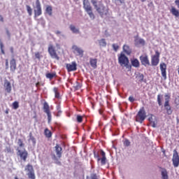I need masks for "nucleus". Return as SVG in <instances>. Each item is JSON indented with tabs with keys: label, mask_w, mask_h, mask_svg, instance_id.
I'll return each mask as SVG.
<instances>
[{
	"label": "nucleus",
	"mask_w": 179,
	"mask_h": 179,
	"mask_svg": "<svg viewBox=\"0 0 179 179\" xmlns=\"http://www.w3.org/2000/svg\"><path fill=\"white\" fill-rule=\"evenodd\" d=\"M91 3H92L94 8L96 9V12L103 17L104 15H107L108 10L106 9V6L103 3H99L97 5L96 0H91Z\"/></svg>",
	"instance_id": "f257e3e1"
},
{
	"label": "nucleus",
	"mask_w": 179,
	"mask_h": 179,
	"mask_svg": "<svg viewBox=\"0 0 179 179\" xmlns=\"http://www.w3.org/2000/svg\"><path fill=\"white\" fill-rule=\"evenodd\" d=\"M100 155L101 157H100ZM100 155L99 154V152H94V159H96L97 163L101 162V166H105V164H106L107 163V157H106V152H104V150H101Z\"/></svg>",
	"instance_id": "f03ea898"
},
{
	"label": "nucleus",
	"mask_w": 179,
	"mask_h": 179,
	"mask_svg": "<svg viewBox=\"0 0 179 179\" xmlns=\"http://www.w3.org/2000/svg\"><path fill=\"white\" fill-rule=\"evenodd\" d=\"M34 19L43 15V10L41 8V3L40 0H36L35 3H33Z\"/></svg>",
	"instance_id": "7ed1b4c3"
},
{
	"label": "nucleus",
	"mask_w": 179,
	"mask_h": 179,
	"mask_svg": "<svg viewBox=\"0 0 179 179\" xmlns=\"http://www.w3.org/2000/svg\"><path fill=\"white\" fill-rule=\"evenodd\" d=\"M118 63L120 66H125V68L131 69V65H129V59H128L124 53H120L118 56Z\"/></svg>",
	"instance_id": "20e7f679"
},
{
	"label": "nucleus",
	"mask_w": 179,
	"mask_h": 179,
	"mask_svg": "<svg viewBox=\"0 0 179 179\" xmlns=\"http://www.w3.org/2000/svg\"><path fill=\"white\" fill-rule=\"evenodd\" d=\"M83 8L85 12H87V15H89L91 19H94L95 16L93 13V8L90 5V2H89V0H83Z\"/></svg>",
	"instance_id": "39448f33"
},
{
	"label": "nucleus",
	"mask_w": 179,
	"mask_h": 179,
	"mask_svg": "<svg viewBox=\"0 0 179 179\" xmlns=\"http://www.w3.org/2000/svg\"><path fill=\"white\" fill-rule=\"evenodd\" d=\"M164 96H165V103H164V107L166 111V114H168V115H171V114H173V110H171V106H170L171 96L169 94H166Z\"/></svg>",
	"instance_id": "423d86ee"
},
{
	"label": "nucleus",
	"mask_w": 179,
	"mask_h": 179,
	"mask_svg": "<svg viewBox=\"0 0 179 179\" xmlns=\"http://www.w3.org/2000/svg\"><path fill=\"white\" fill-rule=\"evenodd\" d=\"M48 52L51 58L57 59V61H59V56H58V53H57V50H55V46H54V45L50 44L48 45Z\"/></svg>",
	"instance_id": "0eeeda50"
},
{
	"label": "nucleus",
	"mask_w": 179,
	"mask_h": 179,
	"mask_svg": "<svg viewBox=\"0 0 179 179\" xmlns=\"http://www.w3.org/2000/svg\"><path fill=\"white\" fill-rule=\"evenodd\" d=\"M145 120H146V111H145V109L143 108L139 110L136 115V122H140V124H142Z\"/></svg>",
	"instance_id": "6e6552de"
},
{
	"label": "nucleus",
	"mask_w": 179,
	"mask_h": 179,
	"mask_svg": "<svg viewBox=\"0 0 179 179\" xmlns=\"http://www.w3.org/2000/svg\"><path fill=\"white\" fill-rule=\"evenodd\" d=\"M160 62V52L159 50L155 51V54L151 57L152 66H157Z\"/></svg>",
	"instance_id": "1a4fd4ad"
},
{
	"label": "nucleus",
	"mask_w": 179,
	"mask_h": 179,
	"mask_svg": "<svg viewBox=\"0 0 179 179\" xmlns=\"http://www.w3.org/2000/svg\"><path fill=\"white\" fill-rule=\"evenodd\" d=\"M25 171H27L28 178L29 179H36V174L34 173V169H33V165L28 164L25 166Z\"/></svg>",
	"instance_id": "9d476101"
},
{
	"label": "nucleus",
	"mask_w": 179,
	"mask_h": 179,
	"mask_svg": "<svg viewBox=\"0 0 179 179\" xmlns=\"http://www.w3.org/2000/svg\"><path fill=\"white\" fill-rule=\"evenodd\" d=\"M172 163L173 166L175 168L178 167L179 166V155H178V152L177 150H173V154L172 157Z\"/></svg>",
	"instance_id": "9b49d317"
},
{
	"label": "nucleus",
	"mask_w": 179,
	"mask_h": 179,
	"mask_svg": "<svg viewBox=\"0 0 179 179\" xmlns=\"http://www.w3.org/2000/svg\"><path fill=\"white\" fill-rule=\"evenodd\" d=\"M43 111L48 115V122H51V120H52V117L51 115V111L50 110V105H48V103L47 102H44L43 103Z\"/></svg>",
	"instance_id": "f8f14e48"
},
{
	"label": "nucleus",
	"mask_w": 179,
	"mask_h": 179,
	"mask_svg": "<svg viewBox=\"0 0 179 179\" xmlns=\"http://www.w3.org/2000/svg\"><path fill=\"white\" fill-rule=\"evenodd\" d=\"M17 155L20 157L21 160H23V162H26V160L27 159V156H29V152H27V150H17Z\"/></svg>",
	"instance_id": "ddd939ff"
},
{
	"label": "nucleus",
	"mask_w": 179,
	"mask_h": 179,
	"mask_svg": "<svg viewBox=\"0 0 179 179\" xmlns=\"http://www.w3.org/2000/svg\"><path fill=\"white\" fill-rule=\"evenodd\" d=\"M140 61L143 66H150V62L149 61V57L147 55L140 56Z\"/></svg>",
	"instance_id": "4468645a"
},
{
	"label": "nucleus",
	"mask_w": 179,
	"mask_h": 179,
	"mask_svg": "<svg viewBox=\"0 0 179 179\" xmlns=\"http://www.w3.org/2000/svg\"><path fill=\"white\" fill-rule=\"evenodd\" d=\"M159 67L161 70L162 76L164 79V80H166V79H167V65L166 64V63H161Z\"/></svg>",
	"instance_id": "2eb2a0df"
},
{
	"label": "nucleus",
	"mask_w": 179,
	"mask_h": 179,
	"mask_svg": "<svg viewBox=\"0 0 179 179\" xmlns=\"http://www.w3.org/2000/svg\"><path fill=\"white\" fill-rule=\"evenodd\" d=\"M72 50H73V54H76L77 55L81 57H83V53L85 52V51L83 50L82 48L78 47V45H73Z\"/></svg>",
	"instance_id": "dca6fc26"
},
{
	"label": "nucleus",
	"mask_w": 179,
	"mask_h": 179,
	"mask_svg": "<svg viewBox=\"0 0 179 179\" xmlns=\"http://www.w3.org/2000/svg\"><path fill=\"white\" fill-rule=\"evenodd\" d=\"M76 66H77V64L76 62H72L71 64H67L66 65L68 72H73L76 71V69H78Z\"/></svg>",
	"instance_id": "f3484780"
},
{
	"label": "nucleus",
	"mask_w": 179,
	"mask_h": 179,
	"mask_svg": "<svg viewBox=\"0 0 179 179\" xmlns=\"http://www.w3.org/2000/svg\"><path fill=\"white\" fill-rule=\"evenodd\" d=\"M123 52L126 54L127 55H131L132 54V49H131V47H129V45L124 44L122 47Z\"/></svg>",
	"instance_id": "a211bd4d"
},
{
	"label": "nucleus",
	"mask_w": 179,
	"mask_h": 179,
	"mask_svg": "<svg viewBox=\"0 0 179 179\" xmlns=\"http://www.w3.org/2000/svg\"><path fill=\"white\" fill-rule=\"evenodd\" d=\"M55 152L57 157L61 159L62 157V147L59 146V145L57 144L55 147Z\"/></svg>",
	"instance_id": "6ab92c4d"
},
{
	"label": "nucleus",
	"mask_w": 179,
	"mask_h": 179,
	"mask_svg": "<svg viewBox=\"0 0 179 179\" xmlns=\"http://www.w3.org/2000/svg\"><path fill=\"white\" fill-rule=\"evenodd\" d=\"M10 71L13 73L16 71V59L14 58L10 61Z\"/></svg>",
	"instance_id": "aec40b11"
},
{
	"label": "nucleus",
	"mask_w": 179,
	"mask_h": 179,
	"mask_svg": "<svg viewBox=\"0 0 179 179\" xmlns=\"http://www.w3.org/2000/svg\"><path fill=\"white\" fill-rule=\"evenodd\" d=\"M4 87L7 93H10V92H12V85H10V83L9 81H6L4 83Z\"/></svg>",
	"instance_id": "412c9836"
},
{
	"label": "nucleus",
	"mask_w": 179,
	"mask_h": 179,
	"mask_svg": "<svg viewBox=\"0 0 179 179\" xmlns=\"http://www.w3.org/2000/svg\"><path fill=\"white\" fill-rule=\"evenodd\" d=\"M131 64L134 68H139L141 65V63L139 62V60H138V59H131Z\"/></svg>",
	"instance_id": "4be33fe9"
},
{
	"label": "nucleus",
	"mask_w": 179,
	"mask_h": 179,
	"mask_svg": "<svg viewBox=\"0 0 179 179\" xmlns=\"http://www.w3.org/2000/svg\"><path fill=\"white\" fill-rule=\"evenodd\" d=\"M156 116L153 115H150V117H148V121L150 122V124H152L153 128L156 127Z\"/></svg>",
	"instance_id": "5701e85b"
},
{
	"label": "nucleus",
	"mask_w": 179,
	"mask_h": 179,
	"mask_svg": "<svg viewBox=\"0 0 179 179\" xmlns=\"http://www.w3.org/2000/svg\"><path fill=\"white\" fill-rule=\"evenodd\" d=\"M45 76L47 79H50V80H52L54 78H57V73L53 72V73H47L45 74Z\"/></svg>",
	"instance_id": "b1692460"
},
{
	"label": "nucleus",
	"mask_w": 179,
	"mask_h": 179,
	"mask_svg": "<svg viewBox=\"0 0 179 179\" xmlns=\"http://www.w3.org/2000/svg\"><path fill=\"white\" fill-rule=\"evenodd\" d=\"M171 13L176 17H179V11L175 7H171Z\"/></svg>",
	"instance_id": "393cba45"
},
{
	"label": "nucleus",
	"mask_w": 179,
	"mask_h": 179,
	"mask_svg": "<svg viewBox=\"0 0 179 179\" xmlns=\"http://www.w3.org/2000/svg\"><path fill=\"white\" fill-rule=\"evenodd\" d=\"M90 63L92 68H97V59H90Z\"/></svg>",
	"instance_id": "a878e982"
},
{
	"label": "nucleus",
	"mask_w": 179,
	"mask_h": 179,
	"mask_svg": "<svg viewBox=\"0 0 179 179\" xmlns=\"http://www.w3.org/2000/svg\"><path fill=\"white\" fill-rule=\"evenodd\" d=\"M44 135L46 138H51L52 136V132L48 129V128L45 129Z\"/></svg>",
	"instance_id": "bb28decb"
},
{
	"label": "nucleus",
	"mask_w": 179,
	"mask_h": 179,
	"mask_svg": "<svg viewBox=\"0 0 179 179\" xmlns=\"http://www.w3.org/2000/svg\"><path fill=\"white\" fill-rule=\"evenodd\" d=\"M162 179H169V174L167 173V170H166V169H164L162 172Z\"/></svg>",
	"instance_id": "cd10ccee"
},
{
	"label": "nucleus",
	"mask_w": 179,
	"mask_h": 179,
	"mask_svg": "<svg viewBox=\"0 0 179 179\" xmlns=\"http://www.w3.org/2000/svg\"><path fill=\"white\" fill-rule=\"evenodd\" d=\"M45 12L49 15V16H52V6H47Z\"/></svg>",
	"instance_id": "c85d7f7f"
},
{
	"label": "nucleus",
	"mask_w": 179,
	"mask_h": 179,
	"mask_svg": "<svg viewBox=\"0 0 179 179\" xmlns=\"http://www.w3.org/2000/svg\"><path fill=\"white\" fill-rule=\"evenodd\" d=\"M70 30H71L72 33H74L75 34H79V29H76V27L74 25H70Z\"/></svg>",
	"instance_id": "c756f323"
},
{
	"label": "nucleus",
	"mask_w": 179,
	"mask_h": 179,
	"mask_svg": "<svg viewBox=\"0 0 179 179\" xmlns=\"http://www.w3.org/2000/svg\"><path fill=\"white\" fill-rule=\"evenodd\" d=\"M53 92L55 93V99H59L61 96H59V91H58V87H54Z\"/></svg>",
	"instance_id": "7c9ffc66"
},
{
	"label": "nucleus",
	"mask_w": 179,
	"mask_h": 179,
	"mask_svg": "<svg viewBox=\"0 0 179 179\" xmlns=\"http://www.w3.org/2000/svg\"><path fill=\"white\" fill-rule=\"evenodd\" d=\"M145 76H143V74L139 73L136 76V79L138 82H140V83H142V82H143V79H144Z\"/></svg>",
	"instance_id": "2f4dec72"
},
{
	"label": "nucleus",
	"mask_w": 179,
	"mask_h": 179,
	"mask_svg": "<svg viewBox=\"0 0 179 179\" xmlns=\"http://www.w3.org/2000/svg\"><path fill=\"white\" fill-rule=\"evenodd\" d=\"M136 43L137 44H138L139 45H145V39L143 38H138V39H136Z\"/></svg>",
	"instance_id": "473e14b6"
},
{
	"label": "nucleus",
	"mask_w": 179,
	"mask_h": 179,
	"mask_svg": "<svg viewBox=\"0 0 179 179\" xmlns=\"http://www.w3.org/2000/svg\"><path fill=\"white\" fill-rule=\"evenodd\" d=\"M99 43L101 47H106L107 45V42H106V39L104 38L99 40Z\"/></svg>",
	"instance_id": "72a5a7b5"
},
{
	"label": "nucleus",
	"mask_w": 179,
	"mask_h": 179,
	"mask_svg": "<svg viewBox=\"0 0 179 179\" xmlns=\"http://www.w3.org/2000/svg\"><path fill=\"white\" fill-rule=\"evenodd\" d=\"M26 8L28 14L29 15V16H31L33 15V10L31 9V7H30V6L29 5H27Z\"/></svg>",
	"instance_id": "f704fd0d"
},
{
	"label": "nucleus",
	"mask_w": 179,
	"mask_h": 179,
	"mask_svg": "<svg viewBox=\"0 0 179 179\" xmlns=\"http://www.w3.org/2000/svg\"><path fill=\"white\" fill-rule=\"evenodd\" d=\"M112 47L115 52H117L118 51V50L120 49V45H118V44H117V43H113L112 45Z\"/></svg>",
	"instance_id": "c9c22d12"
},
{
	"label": "nucleus",
	"mask_w": 179,
	"mask_h": 179,
	"mask_svg": "<svg viewBox=\"0 0 179 179\" xmlns=\"http://www.w3.org/2000/svg\"><path fill=\"white\" fill-rule=\"evenodd\" d=\"M13 110H17L19 108V102L15 101L13 103Z\"/></svg>",
	"instance_id": "e433bc0d"
},
{
	"label": "nucleus",
	"mask_w": 179,
	"mask_h": 179,
	"mask_svg": "<svg viewBox=\"0 0 179 179\" xmlns=\"http://www.w3.org/2000/svg\"><path fill=\"white\" fill-rule=\"evenodd\" d=\"M29 141H31L32 143L34 145H36V138L33 136V134L31 133L29 134Z\"/></svg>",
	"instance_id": "4c0bfd02"
},
{
	"label": "nucleus",
	"mask_w": 179,
	"mask_h": 179,
	"mask_svg": "<svg viewBox=\"0 0 179 179\" xmlns=\"http://www.w3.org/2000/svg\"><path fill=\"white\" fill-rule=\"evenodd\" d=\"M162 97H163V95L162 94H158L157 95V103L159 106H162Z\"/></svg>",
	"instance_id": "58836bf2"
},
{
	"label": "nucleus",
	"mask_w": 179,
	"mask_h": 179,
	"mask_svg": "<svg viewBox=\"0 0 179 179\" xmlns=\"http://www.w3.org/2000/svg\"><path fill=\"white\" fill-rule=\"evenodd\" d=\"M76 120H77V122H83V116L80 115H77L76 116Z\"/></svg>",
	"instance_id": "ea45409f"
},
{
	"label": "nucleus",
	"mask_w": 179,
	"mask_h": 179,
	"mask_svg": "<svg viewBox=\"0 0 179 179\" xmlns=\"http://www.w3.org/2000/svg\"><path fill=\"white\" fill-rule=\"evenodd\" d=\"M35 58H36V59H41V58H43V55H41L40 52H35Z\"/></svg>",
	"instance_id": "a19ab883"
},
{
	"label": "nucleus",
	"mask_w": 179,
	"mask_h": 179,
	"mask_svg": "<svg viewBox=\"0 0 179 179\" xmlns=\"http://www.w3.org/2000/svg\"><path fill=\"white\" fill-rule=\"evenodd\" d=\"M174 103H175L176 107L177 108H179V96L175 98Z\"/></svg>",
	"instance_id": "79ce46f5"
},
{
	"label": "nucleus",
	"mask_w": 179,
	"mask_h": 179,
	"mask_svg": "<svg viewBox=\"0 0 179 179\" xmlns=\"http://www.w3.org/2000/svg\"><path fill=\"white\" fill-rule=\"evenodd\" d=\"M17 145L20 146V148H24V143H23V141L20 138L18 139L17 141Z\"/></svg>",
	"instance_id": "37998d69"
},
{
	"label": "nucleus",
	"mask_w": 179,
	"mask_h": 179,
	"mask_svg": "<svg viewBox=\"0 0 179 179\" xmlns=\"http://www.w3.org/2000/svg\"><path fill=\"white\" fill-rule=\"evenodd\" d=\"M82 87V84L80 83L76 82V85L74 86V88L76 90H79Z\"/></svg>",
	"instance_id": "c03bdc74"
},
{
	"label": "nucleus",
	"mask_w": 179,
	"mask_h": 179,
	"mask_svg": "<svg viewBox=\"0 0 179 179\" xmlns=\"http://www.w3.org/2000/svg\"><path fill=\"white\" fill-rule=\"evenodd\" d=\"M86 179H99V178H97V175L96 173H93L91 175L90 177L87 176Z\"/></svg>",
	"instance_id": "a18cd8bd"
},
{
	"label": "nucleus",
	"mask_w": 179,
	"mask_h": 179,
	"mask_svg": "<svg viewBox=\"0 0 179 179\" xmlns=\"http://www.w3.org/2000/svg\"><path fill=\"white\" fill-rule=\"evenodd\" d=\"M124 146H130L131 142L129 140H125L123 143Z\"/></svg>",
	"instance_id": "49530a36"
},
{
	"label": "nucleus",
	"mask_w": 179,
	"mask_h": 179,
	"mask_svg": "<svg viewBox=\"0 0 179 179\" xmlns=\"http://www.w3.org/2000/svg\"><path fill=\"white\" fill-rule=\"evenodd\" d=\"M6 69H9V60L8 59H6Z\"/></svg>",
	"instance_id": "de8ad7c7"
},
{
	"label": "nucleus",
	"mask_w": 179,
	"mask_h": 179,
	"mask_svg": "<svg viewBox=\"0 0 179 179\" xmlns=\"http://www.w3.org/2000/svg\"><path fill=\"white\" fill-rule=\"evenodd\" d=\"M129 100L131 101V103H134L135 101L134 96H129Z\"/></svg>",
	"instance_id": "09e8293b"
},
{
	"label": "nucleus",
	"mask_w": 179,
	"mask_h": 179,
	"mask_svg": "<svg viewBox=\"0 0 179 179\" xmlns=\"http://www.w3.org/2000/svg\"><path fill=\"white\" fill-rule=\"evenodd\" d=\"M148 6H149V7H150V6L155 7V4H153V1H151L150 3H148Z\"/></svg>",
	"instance_id": "8fccbe9b"
},
{
	"label": "nucleus",
	"mask_w": 179,
	"mask_h": 179,
	"mask_svg": "<svg viewBox=\"0 0 179 179\" xmlns=\"http://www.w3.org/2000/svg\"><path fill=\"white\" fill-rule=\"evenodd\" d=\"M0 48L1 50H3V43H2V41H0Z\"/></svg>",
	"instance_id": "3c124183"
},
{
	"label": "nucleus",
	"mask_w": 179,
	"mask_h": 179,
	"mask_svg": "<svg viewBox=\"0 0 179 179\" xmlns=\"http://www.w3.org/2000/svg\"><path fill=\"white\" fill-rule=\"evenodd\" d=\"M0 22H3V17L2 15H0Z\"/></svg>",
	"instance_id": "603ef678"
},
{
	"label": "nucleus",
	"mask_w": 179,
	"mask_h": 179,
	"mask_svg": "<svg viewBox=\"0 0 179 179\" xmlns=\"http://www.w3.org/2000/svg\"><path fill=\"white\" fill-rule=\"evenodd\" d=\"M1 52L3 55H5V50H3V49H1Z\"/></svg>",
	"instance_id": "864d4df0"
},
{
	"label": "nucleus",
	"mask_w": 179,
	"mask_h": 179,
	"mask_svg": "<svg viewBox=\"0 0 179 179\" xmlns=\"http://www.w3.org/2000/svg\"><path fill=\"white\" fill-rule=\"evenodd\" d=\"M55 34H61V31H56Z\"/></svg>",
	"instance_id": "5fc2aeb1"
},
{
	"label": "nucleus",
	"mask_w": 179,
	"mask_h": 179,
	"mask_svg": "<svg viewBox=\"0 0 179 179\" xmlns=\"http://www.w3.org/2000/svg\"><path fill=\"white\" fill-rule=\"evenodd\" d=\"M39 85H40V83H38H38H36V87H38V86H39Z\"/></svg>",
	"instance_id": "6e6d98bb"
},
{
	"label": "nucleus",
	"mask_w": 179,
	"mask_h": 179,
	"mask_svg": "<svg viewBox=\"0 0 179 179\" xmlns=\"http://www.w3.org/2000/svg\"><path fill=\"white\" fill-rule=\"evenodd\" d=\"M6 114H9V109H7L6 111H5Z\"/></svg>",
	"instance_id": "4d7b16f0"
},
{
	"label": "nucleus",
	"mask_w": 179,
	"mask_h": 179,
	"mask_svg": "<svg viewBox=\"0 0 179 179\" xmlns=\"http://www.w3.org/2000/svg\"><path fill=\"white\" fill-rule=\"evenodd\" d=\"M11 52H13V48H11Z\"/></svg>",
	"instance_id": "13d9d810"
},
{
	"label": "nucleus",
	"mask_w": 179,
	"mask_h": 179,
	"mask_svg": "<svg viewBox=\"0 0 179 179\" xmlns=\"http://www.w3.org/2000/svg\"><path fill=\"white\" fill-rule=\"evenodd\" d=\"M146 0H141V2H145Z\"/></svg>",
	"instance_id": "bf43d9fd"
},
{
	"label": "nucleus",
	"mask_w": 179,
	"mask_h": 179,
	"mask_svg": "<svg viewBox=\"0 0 179 179\" xmlns=\"http://www.w3.org/2000/svg\"><path fill=\"white\" fill-rule=\"evenodd\" d=\"M0 162H1V155H0Z\"/></svg>",
	"instance_id": "052dcab7"
}]
</instances>
